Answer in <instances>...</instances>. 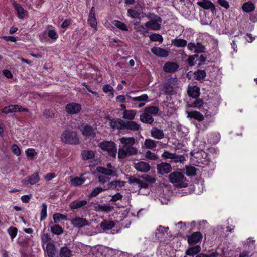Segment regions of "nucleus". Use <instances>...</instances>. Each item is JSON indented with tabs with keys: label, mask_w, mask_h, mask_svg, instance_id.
<instances>
[{
	"label": "nucleus",
	"mask_w": 257,
	"mask_h": 257,
	"mask_svg": "<svg viewBox=\"0 0 257 257\" xmlns=\"http://www.w3.org/2000/svg\"><path fill=\"white\" fill-rule=\"evenodd\" d=\"M59 255L60 257H71L72 251L66 246L62 247L60 249Z\"/></svg>",
	"instance_id": "35"
},
{
	"label": "nucleus",
	"mask_w": 257,
	"mask_h": 257,
	"mask_svg": "<svg viewBox=\"0 0 257 257\" xmlns=\"http://www.w3.org/2000/svg\"><path fill=\"white\" fill-rule=\"evenodd\" d=\"M188 48L190 51L195 53H202L205 51V47L200 43H189L188 44Z\"/></svg>",
	"instance_id": "15"
},
{
	"label": "nucleus",
	"mask_w": 257,
	"mask_h": 257,
	"mask_svg": "<svg viewBox=\"0 0 257 257\" xmlns=\"http://www.w3.org/2000/svg\"><path fill=\"white\" fill-rule=\"evenodd\" d=\"M150 40L152 41H159L162 42L163 38L162 36L160 34H153L149 36Z\"/></svg>",
	"instance_id": "59"
},
{
	"label": "nucleus",
	"mask_w": 257,
	"mask_h": 257,
	"mask_svg": "<svg viewBox=\"0 0 257 257\" xmlns=\"http://www.w3.org/2000/svg\"><path fill=\"white\" fill-rule=\"evenodd\" d=\"M255 6L252 2L248 1L244 3L242 6L243 11L246 12H250L253 11L255 9Z\"/></svg>",
	"instance_id": "36"
},
{
	"label": "nucleus",
	"mask_w": 257,
	"mask_h": 257,
	"mask_svg": "<svg viewBox=\"0 0 257 257\" xmlns=\"http://www.w3.org/2000/svg\"><path fill=\"white\" fill-rule=\"evenodd\" d=\"M151 137L153 138L161 140L164 137V133L162 130H161L157 127H153L150 131Z\"/></svg>",
	"instance_id": "19"
},
{
	"label": "nucleus",
	"mask_w": 257,
	"mask_h": 257,
	"mask_svg": "<svg viewBox=\"0 0 257 257\" xmlns=\"http://www.w3.org/2000/svg\"><path fill=\"white\" fill-rule=\"evenodd\" d=\"M46 250L48 257H55V245L52 242L48 243L46 244Z\"/></svg>",
	"instance_id": "26"
},
{
	"label": "nucleus",
	"mask_w": 257,
	"mask_h": 257,
	"mask_svg": "<svg viewBox=\"0 0 257 257\" xmlns=\"http://www.w3.org/2000/svg\"><path fill=\"white\" fill-rule=\"evenodd\" d=\"M113 24L116 27H117L118 28H119L122 30L127 31V30H128L126 25L124 23H123L119 21H117V20L114 21Z\"/></svg>",
	"instance_id": "57"
},
{
	"label": "nucleus",
	"mask_w": 257,
	"mask_h": 257,
	"mask_svg": "<svg viewBox=\"0 0 257 257\" xmlns=\"http://www.w3.org/2000/svg\"><path fill=\"white\" fill-rule=\"evenodd\" d=\"M157 172L159 174L163 175L171 172L172 167L170 164L162 162L157 165Z\"/></svg>",
	"instance_id": "14"
},
{
	"label": "nucleus",
	"mask_w": 257,
	"mask_h": 257,
	"mask_svg": "<svg viewBox=\"0 0 257 257\" xmlns=\"http://www.w3.org/2000/svg\"><path fill=\"white\" fill-rule=\"evenodd\" d=\"M2 113L8 114L17 112H28V109L23 108L19 105H10L3 108L2 110Z\"/></svg>",
	"instance_id": "7"
},
{
	"label": "nucleus",
	"mask_w": 257,
	"mask_h": 257,
	"mask_svg": "<svg viewBox=\"0 0 257 257\" xmlns=\"http://www.w3.org/2000/svg\"><path fill=\"white\" fill-rule=\"evenodd\" d=\"M43 114L47 118H53L54 117V114L49 110H45L43 112Z\"/></svg>",
	"instance_id": "64"
},
{
	"label": "nucleus",
	"mask_w": 257,
	"mask_h": 257,
	"mask_svg": "<svg viewBox=\"0 0 257 257\" xmlns=\"http://www.w3.org/2000/svg\"><path fill=\"white\" fill-rule=\"evenodd\" d=\"M61 140L68 144H78L79 139L75 132L70 130L65 131L62 134Z\"/></svg>",
	"instance_id": "3"
},
{
	"label": "nucleus",
	"mask_w": 257,
	"mask_h": 257,
	"mask_svg": "<svg viewBox=\"0 0 257 257\" xmlns=\"http://www.w3.org/2000/svg\"><path fill=\"white\" fill-rule=\"evenodd\" d=\"M133 166L139 172L147 173L150 170V166L145 161H137L133 163Z\"/></svg>",
	"instance_id": "10"
},
{
	"label": "nucleus",
	"mask_w": 257,
	"mask_h": 257,
	"mask_svg": "<svg viewBox=\"0 0 257 257\" xmlns=\"http://www.w3.org/2000/svg\"><path fill=\"white\" fill-rule=\"evenodd\" d=\"M151 52L155 55L160 57H166L169 55L167 50L160 47H154L151 48Z\"/></svg>",
	"instance_id": "22"
},
{
	"label": "nucleus",
	"mask_w": 257,
	"mask_h": 257,
	"mask_svg": "<svg viewBox=\"0 0 257 257\" xmlns=\"http://www.w3.org/2000/svg\"><path fill=\"white\" fill-rule=\"evenodd\" d=\"M26 154L28 157L32 159L37 155V152L34 149L29 148L26 151Z\"/></svg>",
	"instance_id": "61"
},
{
	"label": "nucleus",
	"mask_w": 257,
	"mask_h": 257,
	"mask_svg": "<svg viewBox=\"0 0 257 257\" xmlns=\"http://www.w3.org/2000/svg\"><path fill=\"white\" fill-rule=\"evenodd\" d=\"M82 156L84 160H88L94 157V153L92 151L86 150L82 152Z\"/></svg>",
	"instance_id": "46"
},
{
	"label": "nucleus",
	"mask_w": 257,
	"mask_h": 257,
	"mask_svg": "<svg viewBox=\"0 0 257 257\" xmlns=\"http://www.w3.org/2000/svg\"><path fill=\"white\" fill-rule=\"evenodd\" d=\"M161 17H158V19L154 20L152 19L146 23V27L148 29H150L154 30H159L160 28V24L159 22H161Z\"/></svg>",
	"instance_id": "17"
},
{
	"label": "nucleus",
	"mask_w": 257,
	"mask_h": 257,
	"mask_svg": "<svg viewBox=\"0 0 257 257\" xmlns=\"http://www.w3.org/2000/svg\"><path fill=\"white\" fill-rule=\"evenodd\" d=\"M188 117L194 118L199 121H202L204 119L203 115L198 111H193L188 113Z\"/></svg>",
	"instance_id": "32"
},
{
	"label": "nucleus",
	"mask_w": 257,
	"mask_h": 257,
	"mask_svg": "<svg viewBox=\"0 0 257 257\" xmlns=\"http://www.w3.org/2000/svg\"><path fill=\"white\" fill-rule=\"evenodd\" d=\"M172 43L177 47H183L186 46L187 41L182 39H175L172 40Z\"/></svg>",
	"instance_id": "39"
},
{
	"label": "nucleus",
	"mask_w": 257,
	"mask_h": 257,
	"mask_svg": "<svg viewBox=\"0 0 257 257\" xmlns=\"http://www.w3.org/2000/svg\"><path fill=\"white\" fill-rule=\"evenodd\" d=\"M47 35L50 38L54 40H56L58 38V33L54 29H48L47 31Z\"/></svg>",
	"instance_id": "55"
},
{
	"label": "nucleus",
	"mask_w": 257,
	"mask_h": 257,
	"mask_svg": "<svg viewBox=\"0 0 257 257\" xmlns=\"http://www.w3.org/2000/svg\"><path fill=\"white\" fill-rule=\"evenodd\" d=\"M144 110L151 115H156L159 112V109L157 107L154 106L147 107L144 109Z\"/></svg>",
	"instance_id": "44"
},
{
	"label": "nucleus",
	"mask_w": 257,
	"mask_h": 257,
	"mask_svg": "<svg viewBox=\"0 0 257 257\" xmlns=\"http://www.w3.org/2000/svg\"><path fill=\"white\" fill-rule=\"evenodd\" d=\"M41 238L43 246H44V244H47L48 243L51 242V238L48 233H43L42 234Z\"/></svg>",
	"instance_id": "53"
},
{
	"label": "nucleus",
	"mask_w": 257,
	"mask_h": 257,
	"mask_svg": "<svg viewBox=\"0 0 257 257\" xmlns=\"http://www.w3.org/2000/svg\"><path fill=\"white\" fill-rule=\"evenodd\" d=\"M13 6L15 10L17 12L19 16L27 15V11L21 4L17 3L16 1H14L13 2Z\"/></svg>",
	"instance_id": "31"
},
{
	"label": "nucleus",
	"mask_w": 257,
	"mask_h": 257,
	"mask_svg": "<svg viewBox=\"0 0 257 257\" xmlns=\"http://www.w3.org/2000/svg\"><path fill=\"white\" fill-rule=\"evenodd\" d=\"M54 222L55 223H58L61 220H66L67 217L65 215H64L60 213H55L53 216Z\"/></svg>",
	"instance_id": "52"
},
{
	"label": "nucleus",
	"mask_w": 257,
	"mask_h": 257,
	"mask_svg": "<svg viewBox=\"0 0 257 257\" xmlns=\"http://www.w3.org/2000/svg\"><path fill=\"white\" fill-rule=\"evenodd\" d=\"M71 224L75 228H81L89 225V222L82 217H75L71 220Z\"/></svg>",
	"instance_id": "11"
},
{
	"label": "nucleus",
	"mask_w": 257,
	"mask_h": 257,
	"mask_svg": "<svg viewBox=\"0 0 257 257\" xmlns=\"http://www.w3.org/2000/svg\"><path fill=\"white\" fill-rule=\"evenodd\" d=\"M81 109V105L74 102L68 103L65 106V111L69 115L76 114L80 112Z\"/></svg>",
	"instance_id": "8"
},
{
	"label": "nucleus",
	"mask_w": 257,
	"mask_h": 257,
	"mask_svg": "<svg viewBox=\"0 0 257 257\" xmlns=\"http://www.w3.org/2000/svg\"><path fill=\"white\" fill-rule=\"evenodd\" d=\"M18 229L16 227H10L8 229V233L11 236L12 240L16 237L17 234Z\"/></svg>",
	"instance_id": "54"
},
{
	"label": "nucleus",
	"mask_w": 257,
	"mask_h": 257,
	"mask_svg": "<svg viewBox=\"0 0 257 257\" xmlns=\"http://www.w3.org/2000/svg\"><path fill=\"white\" fill-rule=\"evenodd\" d=\"M51 231L54 234L59 235L63 233L64 230L59 225L55 224L51 226Z\"/></svg>",
	"instance_id": "38"
},
{
	"label": "nucleus",
	"mask_w": 257,
	"mask_h": 257,
	"mask_svg": "<svg viewBox=\"0 0 257 257\" xmlns=\"http://www.w3.org/2000/svg\"><path fill=\"white\" fill-rule=\"evenodd\" d=\"M100 226L103 230H108L114 227L115 223L112 221L105 220L100 223Z\"/></svg>",
	"instance_id": "29"
},
{
	"label": "nucleus",
	"mask_w": 257,
	"mask_h": 257,
	"mask_svg": "<svg viewBox=\"0 0 257 257\" xmlns=\"http://www.w3.org/2000/svg\"><path fill=\"white\" fill-rule=\"evenodd\" d=\"M127 97L133 101H139L140 102L147 101L149 98L148 95L146 94H144L139 96L134 97H132L130 96L127 95Z\"/></svg>",
	"instance_id": "40"
},
{
	"label": "nucleus",
	"mask_w": 257,
	"mask_h": 257,
	"mask_svg": "<svg viewBox=\"0 0 257 257\" xmlns=\"http://www.w3.org/2000/svg\"><path fill=\"white\" fill-rule=\"evenodd\" d=\"M143 13V9L140 5L136 6L133 9H128V13L130 16H138Z\"/></svg>",
	"instance_id": "33"
},
{
	"label": "nucleus",
	"mask_w": 257,
	"mask_h": 257,
	"mask_svg": "<svg viewBox=\"0 0 257 257\" xmlns=\"http://www.w3.org/2000/svg\"><path fill=\"white\" fill-rule=\"evenodd\" d=\"M109 176L104 175H99L98 176L99 182L101 184H104L107 182L109 181V180H110V178Z\"/></svg>",
	"instance_id": "60"
},
{
	"label": "nucleus",
	"mask_w": 257,
	"mask_h": 257,
	"mask_svg": "<svg viewBox=\"0 0 257 257\" xmlns=\"http://www.w3.org/2000/svg\"><path fill=\"white\" fill-rule=\"evenodd\" d=\"M135 29L137 31L140 32L141 34H143V35H145V34L148 33L147 31V28L146 27V26H143L142 25H136L135 26Z\"/></svg>",
	"instance_id": "58"
},
{
	"label": "nucleus",
	"mask_w": 257,
	"mask_h": 257,
	"mask_svg": "<svg viewBox=\"0 0 257 257\" xmlns=\"http://www.w3.org/2000/svg\"><path fill=\"white\" fill-rule=\"evenodd\" d=\"M96 170L98 172L101 173V175L113 176L117 175V172L115 169H108L103 167L98 166L96 168Z\"/></svg>",
	"instance_id": "18"
},
{
	"label": "nucleus",
	"mask_w": 257,
	"mask_h": 257,
	"mask_svg": "<svg viewBox=\"0 0 257 257\" xmlns=\"http://www.w3.org/2000/svg\"><path fill=\"white\" fill-rule=\"evenodd\" d=\"M162 157L167 159H170L172 162L174 163H182L185 160V157L182 155H177L175 153H171L167 151H164L162 154Z\"/></svg>",
	"instance_id": "5"
},
{
	"label": "nucleus",
	"mask_w": 257,
	"mask_h": 257,
	"mask_svg": "<svg viewBox=\"0 0 257 257\" xmlns=\"http://www.w3.org/2000/svg\"><path fill=\"white\" fill-rule=\"evenodd\" d=\"M158 141H155L151 139H146L144 141V146L147 149H154L157 147V143Z\"/></svg>",
	"instance_id": "34"
},
{
	"label": "nucleus",
	"mask_w": 257,
	"mask_h": 257,
	"mask_svg": "<svg viewBox=\"0 0 257 257\" xmlns=\"http://www.w3.org/2000/svg\"><path fill=\"white\" fill-rule=\"evenodd\" d=\"M86 180V178L84 177V175L81 174L80 176L71 177L70 183L73 186L77 187L83 184Z\"/></svg>",
	"instance_id": "20"
},
{
	"label": "nucleus",
	"mask_w": 257,
	"mask_h": 257,
	"mask_svg": "<svg viewBox=\"0 0 257 257\" xmlns=\"http://www.w3.org/2000/svg\"><path fill=\"white\" fill-rule=\"evenodd\" d=\"M87 22L89 25L94 28L95 31L97 30V22L96 17H89Z\"/></svg>",
	"instance_id": "49"
},
{
	"label": "nucleus",
	"mask_w": 257,
	"mask_h": 257,
	"mask_svg": "<svg viewBox=\"0 0 257 257\" xmlns=\"http://www.w3.org/2000/svg\"><path fill=\"white\" fill-rule=\"evenodd\" d=\"M196 169L194 166H187L186 167L185 173L187 176H193L195 175Z\"/></svg>",
	"instance_id": "51"
},
{
	"label": "nucleus",
	"mask_w": 257,
	"mask_h": 257,
	"mask_svg": "<svg viewBox=\"0 0 257 257\" xmlns=\"http://www.w3.org/2000/svg\"><path fill=\"white\" fill-rule=\"evenodd\" d=\"M141 126L139 124L134 121L125 122L124 129L130 130L133 131H138Z\"/></svg>",
	"instance_id": "27"
},
{
	"label": "nucleus",
	"mask_w": 257,
	"mask_h": 257,
	"mask_svg": "<svg viewBox=\"0 0 257 257\" xmlns=\"http://www.w3.org/2000/svg\"><path fill=\"white\" fill-rule=\"evenodd\" d=\"M145 157L147 160H156L158 158V156L157 154L149 150L145 153Z\"/></svg>",
	"instance_id": "48"
},
{
	"label": "nucleus",
	"mask_w": 257,
	"mask_h": 257,
	"mask_svg": "<svg viewBox=\"0 0 257 257\" xmlns=\"http://www.w3.org/2000/svg\"><path fill=\"white\" fill-rule=\"evenodd\" d=\"M124 185V182L120 181H115L109 183L107 184V188L108 189H114L117 187H121Z\"/></svg>",
	"instance_id": "41"
},
{
	"label": "nucleus",
	"mask_w": 257,
	"mask_h": 257,
	"mask_svg": "<svg viewBox=\"0 0 257 257\" xmlns=\"http://www.w3.org/2000/svg\"><path fill=\"white\" fill-rule=\"evenodd\" d=\"M179 68L178 64L175 62H168L166 63L163 66V70L167 73H173L176 71Z\"/></svg>",
	"instance_id": "16"
},
{
	"label": "nucleus",
	"mask_w": 257,
	"mask_h": 257,
	"mask_svg": "<svg viewBox=\"0 0 257 257\" xmlns=\"http://www.w3.org/2000/svg\"><path fill=\"white\" fill-rule=\"evenodd\" d=\"M197 4L205 9H211L213 12L215 10L214 5L209 0H202L197 2Z\"/></svg>",
	"instance_id": "24"
},
{
	"label": "nucleus",
	"mask_w": 257,
	"mask_h": 257,
	"mask_svg": "<svg viewBox=\"0 0 257 257\" xmlns=\"http://www.w3.org/2000/svg\"><path fill=\"white\" fill-rule=\"evenodd\" d=\"M112 206L106 204L98 205L97 206V210L98 211L109 212L113 210Z\"/></svg>",
	"instance_id": "43"
},
{
	"label": "nucleus",
	"mask_w": 257,
	"mask_h": 257,
	"mask_svg": "<svg viewBox=\"0 0 257 257\" xmlns=\"http://www.w3.org/2000/svg\"><path fill=\"white\" fill-rule=\"evenodd\" d=\"M47 206L45 203L42 205V210L40 213V221L44 220L47 216Z\"/></svg>",
	"instance_id": "56"
},
{
	"label": "nucleus",
	"mask_w": 257,
	"mask_h": 257,
	"mask_svg": "<svg viewBox=\"0 0 257 257\" xmlns=\"http://www.w3.org/2000/svg\"><path fill=\"white\" fill-rule=\"evenodd\" d=\"M107 190V187L106 188H102V187H96L94 188L93 191L90 193L89 196L91 197H95L99 194L100 193L103 192V191Z\"/></svg>",
	"instance_id": "47"
},
{
	"label": "nucleus",
	"mask_w": 257,
	"mask_h": 257,
	"mask_svg": "<svg viewBox=\"0 0 257 257\" xmlns=\"http://www.w3.org/2000/svg\"><path fill=\"white\" fill-rule=\"evenodd\" d=\"M129 182L140 188H146L148 186V183L143 179L131 177L129 178Z\"/></svg>",
	"instance_id": "12"
},
{
	"label": "nucleus",
	"mask_w": 257,
	"mask_h": 257,
	"mask_svg": "<svg viewBox=\"0 0 257 257\" xmlns=\"http://www.w3.org/2000/svg\"><path fill=\"white\" fill-rule=\"evenodd\" d=\"M203 105V101L201 99H196L192 104V106L199 108Z\"/></svg>",
	"instance_id": "62"
},
{
	"label": "nucleus",
	"mask_w": 257,
	"mask_h": 257,
	"mask_svg": "<svg viewBox=\"0 0 257 257\" xmlns=\"http://www.w3.org/2000/svg\"><path fill=\"white\" fill-rule=\"evenodd\" d=\"M98 147L102 150L108 152L109 156L115 158L117 149L115 144L112 141H104L98 144Z\"/></svg>",
	"instance_id": "2"
},
{
	"label": "nucleus",
	"mask_w": 257,
	"mask_h": 257,
	"mask_svg": "<svg viewBox=\"0 0 257 257\" xmlns=\"http://www.w3.org/2000/svg\"><path fill=\"white\" fill-rule=\"evenodd\" d=\"M169 179L171 183L176 186L185 187V186L181 184L184 182L185 177L184 175L180 172L175 171L171 173L169 176Z\"/></svg>",
	"instance_id": "4"
},
{
	"label": "nucleus",
	"mask_w": 257,
	"mask_h": 257,
	"mask_svg": "<svg viewBox=\"0 0 257 257\" xmlns=\"http://www.w3.org/2000/svg\"><path fill=\"white\" fill-rule=\"evenodd\" d=\"M254 250H250L246 247L240 252L239 257H251L253 255Z\"/></svg>",
	"instance_id": "45"
},
{
	"label": "nucleus",
	"mask_w": 257,
	"mask_h": 257,
	"mask_svg": "<svg viewBox=\"0 0 257 257\" xmlns=\"http://www.w3.org/2000/svg\"><path fill=\"white\" fill-rule=\"evenodd\" d=\"M110 126L113 130L124 129L125 121L122 119L114 118L110 120Z\"/></svg>",
	"instance_id": "13"
},
{
	"label": "nucleus",
	"mask_w": 257,
	"mask_h": 257,
	"mask_svg": "<svg viewBox=\"0 0 257 257\" xmlns=\"http://www.w3.org/2000/svg\"><path fill=\"white\" fill-rule=\"evenodd\" d=\"M137 114L135 110H126L125 109L123 112V118L127 120H133Z\"/></svg>",
	"instance_id": "30"
},
{
	"label": "nucleus",
	"mask_w": 257,
	"mask_h": 257,
	"mask_svg": "<svg viewBox=\"0 0 257 257\" xmlns=\"http://www.w3.org/2000/svg\"><path fill=\"white\" fill-rule=\"evenodd\" d=\"M206 76V72L204 70H198L194 73V77L196 80H201Z\"/></svg>",
	"instance_id": "50"
},
{
	"label": "nucleus",
	"mask_w": 257,
	"mask_h": 257,
	"mask_svg": "<svg viewBox=\"0 0 257 257\" xmlns=\"http://www.w3.org/2000/svg\"><path fill=\"white\" fill-rule=\"evenodd\" d=\"M40 181V177L38 172L34 173L30 176H29L24 179L22 180L21 182L25 186L33 185Z\"/></svg>",
	"instance_id": "6"
},
{
	"label": "nucleus",
	"mask_w": 257,
	"mask_h": 257,
	"mask_svg": "<svg viewBox=\"0 0 257 257\" xmlns=\"http://www.w3.org/2000/svg\"><path fill=\"white\" fill-rule=\"evenodd\" d=\"M202 238V234L199 232H196L188 238V242L190 245H195Z\"/></svg>",
	"instance_id": "21"
},
{
	"label": "nucleus",
	"mask_w": 257,
	"mask_h": 257,
	"mask_svg": "<svg viewBox=\"0 0 257 257\" xmlns=\"http://www.w3.org/2000/svg\"><path fill=\"white\" fill-rule=\"evenodd\" d=\"M140 120L141 122L147 124H152L154 121L152 116L147 112L144 111V112L140 116Z\"/></svg>",
	"instance_id": "25"
},
{
	"label": "nucleus",
	"mask_w": 257,
	"mask_h": 257,
	"mask_svg": "<svg viewBox=\"0 0 257 257\" xmlns=\"http://www.w3.org/2000/svg\"><path fill=\"white\" fill-rule=\"evenodd\" d=\"M12 151L14 154L17 156H19L21 154V151L19 147L16 144L12 145Z\"/></svg>",
	"instance_id": "63"
},
{
	"label": "nucleus",
	"mask_w": 257,
	"mask_h": 257,
	"mask_svg": "<svg viewBox=\"0 0 257 257\" xmlns=\"http://www.w3.org/2000/svg\"><path fill=\"white\" fill-rule=\"evenodd\" d=\"M80 129L83 135L90 139L94 138L96 136L95 129L89 125H81Z\"/></svg>",
	"instance_id": "9"
},
{
	"label": "nucleus",
	"mask_w": 257,
	"mask_h": 257,
	"mask_svg": "<svg viewBox=\"0 0 257 257\" xmlns=\"http://www.w3.org/2000/svg\"><path fill=\"white\" fill-rule=\"evenodd\" d=\"M119 141L122 145H119L118 152V157L119 159H124L127 155L132 156L137 154V149L133 147L135 143L134 137H121Z\"/></svg>",
	"instance_id": "1"
},
{
	"label": "nucleus",
	"mask_w": 257,
	"mask_h": 257,
	"mask_svg": "<svg viewBox=\"0 0 257 257\" xmlns=\"http://www.w3.org/2000/svg\"><path fill=\"white\" fill-rule=\"evenodd\" d=\"M87 204V201L86 200H76L70 203L69 207L72 210L78 209L85 206Z\"/></svg>",
	"instance_id": "23"
},
{
	"label": "nucleus",
	"mask_w": 257,
	"mask_h": 257,
	"mask_svg": "<svg viewBox=\"0 0 257 257\" xmlns=\"http://www.w3.org/2000/svg\"><path fill=\"white\" fill-rule=\"evenodd\" d=\"M199 88L197 86H194L189 87L187 90V93L189 96L193 98H196L199 96Z\"/></svg>",
	"instance_id": "28"
},
{
	"label": "nucleus",
	"mask_w": 257,
	"mask_h": 257,
	"mask_svg": "<svg viewBox=\"0 0 257 257\" xmlns=\"http://www.w3.org/2000/svg\"><path fill=\"white\" fill-rule=\"evenodd\" d=\"M243 247L254 250L255 248V240L252 238H248L244 244Z\"/></svg>",
	"instance_id": "42"
},
{
	"label": "nucleus",
	"mask_w": 257,
	"mask_h": 257,
	"mask_svg": "<svg viewBox=\"0 0 257 257\" xmlns=\"http://www.w3.org/2000/svg\"><path fill=\"white\" fill-rule=\"evenodd\" d=\"M201 251V247L199 245H196L193 247L188 248L186 251V254L187 255L194 256Z\"/></svg>",
	"instance_id": "37"
}]
</instances>
